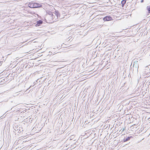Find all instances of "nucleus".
Here are the masks:
<instances>
[{"mask_svg": "<svg viewBox=\"0 0 150 150\" xmlns=\"http://www.w3.org/2000/svg\"><path fill=\"white\" fill-rule=\"evenodd\" d=\"M126 2V1L125 0H123L122 1H121V4H122V7H123L124 6V5L125 4Z\"/></svg>", "mask_w": 150, "mask_h": 150, "instance_id": "obj_9", "label": "nucleus"}, {"mask_svg": "<svg viewBox=\"0 0 150 150\" xmlns=\"http://www.w3.org/2000/svg\"><path fill=\"white\" fill-rule=\"evenodd\" d=\"M54 14H55L56 16V19L58 18L60 16V14L58 11H55Z\"/></svg>", "mask_w": 150, "mask_h": 150, "instance_id": "obj_6", "label": "nucleus"}, {"mask_svg": "<svg viewBox=\"0 0 150 150\" xmlns=\"http://www.w3.org/2000/svg\"><path fill=\"white\" fill-rule=\"evenodd\" d=\"M104 21H107L112 20V18L111 17L109 16H106L103 19Z\"/></svg>", "mask_w": 150, "mask_h": 150, "instance_id": "obj_2", "label": "nucleus"}, {"mask_svg": "<svg viewBox=\"0 0 150 150\" xmlns=\"http://www.w3.org/2000/svg\"><path fill=\"white\" fill-rule=\"evenodd\" d=\"M125 129L123 128L122 131H124Z\"/></svg>", "mask_w": 150, "mask_h": 150, "instance_id": "obj_15", "label": "nucleus"}, {"mask_svg": "<svg viewBox=\"0 0 150 150\" xmlns=\"http://www.w3.org/2000/svg\"><path fill=\"white\" fill-rule=\"evenodd\" d=\"M43 23L42 21L41 20H39L37 22V23L35 25L36 27H38L40 25Z\"/></svg>", "mask_w": 150, "mask_h": 150, "instance_id": "obj_5", "label": "nucleus"}, {"mask_svg": "<svg viewBox=\"0 0 150 150\" xmlns=\"http://www.w3.org/2000/svg\"><path fill=\"white\" fill-rule=\"evenodd\" d=\"M133 67V70H134V69L136 70H138L139 67V65L137 62H136L135 63L134 62V64Z\"/></svg>", "mask_w": 150, "mask_h": 150, "instance_id": "obj_3", "label": "nucleus"}, {"mask_svg": "<svg viewBox=\"0 0 150 150\" xmlns=\"http://www.w3.org/2000/svg\"><path fill=\"white\" fill-rule=\"evenodd\" d=\"M146 8L147 10L148 11L149 13H150V6H147Z\"/></svg>", "mask_w": 150, "mask_h": 150, "instance_id": "obj_10", "label": "nucleus"}, {"mask_svg": "<svg viewBox=\"0 0 150 150\" xmlns=\"http://www.w3.org/2000/svg\"><path fill=\"white\" fill-rule=\"evenodd\" d=\"M16 131H17L16 130V129H14V131H13V132H14L16 133L15 134H17V133L16 132Z\"/></svg>", "mask_w": 150, "mask_h": 150, "instance_id": "obj_12", "label": "nucleus"}, {"mask_svg": "<svg viewBox=\"0 0 150 150\" xmlns=\"http://www.w3.org/2000/svg\"><path fill=\"white\" fill-rule=\"evenodd\" d=\"M88 121H85L84 122V124H85L86 125L87 124H88Z\"/></svg>", "mask_w": 150, "mask_h": 150, "instance_id": "obj_13", "label": "nucleus"}, {"mask_svg": "<svg viewBox=\"0 0 150 150\" xmlns=\"http://www.w3.org/2000/svg\"><path fill=\"white\" fill-rule=\"evenodd\" d=\"M28 6L30 8H38L42 7V4L36 3L35 2L31 1L28 4Z\"/></svg>", "mask_w": 150, "mask_h": 150, "instance_id": "obj_1", "label": "nucleus"}, {"mask_svg": "<svg viewBox=\"0 0 150 150\" xmlns=\"http://www.w3.org/2000/svg\"><path fill=\"white\" fill-rule=\"evenodd\" d=\"M147 74L148 76L149 75V76H150V72L149 73H146V71H145V73L144 74L143 76H144L145 75H146ZM149 76H146L145 77H148Z\"/></svg>", "mask_w": 150, "mask_h": 150, "instance_id": "obj_7", "label": "nucleus"}, {"mask_svg": "<svg viewBox=\"0 0 150 150\" xmlns=\"http://www.w3.org/2000/svg\"><path fill=\"white\" fill-rule=\"evenodd\" d=\"M144 1V0H141V3H143V2Z\"/></svg>", "mask_w": 150, "mask_h": 150, "instance_id": "obj_14", "label": "nucleus"}, {"mask_svg": "<svg viewBox=\"0 0 150 150\" xmlns=\"http://www.w3.org/2000/svg\"><path fill=\"white\" fill-rule=\"evenodd\" d=\"M54 13H53L52 14V18H56V16H55V14H54Z\"/></svg>", "mask_w": 150, "mask_h": 150, "instance_id": "obj_11", "label": "nucleus"}, {"mask_svg": "<svg viewBox=\"0 0 150 150\" xmlns=\"http://www.w3.org/2000/svg\"><path fill=\"white\" fill-rule=\"evenodd\" d=\"M132 138L133 137L132 136H128V137H126V138L125 137L124 138L123 141V142H125L129 140L131 138L132 139Z\"/></svg>", "mask_w": 150, "mask_h": 150, "instance_id": "obj_4", "label": "nucleus"}, {"mask_svg": "<svg viewBox=\"0 0 150 150\" xmlns=\"http://www.w3.org/2000/svg\"><path fill=\"white\" fill-rule=\"evenodd\" d=\"M20 129V127L19 128ZM16 129H17V131H18V133L20 134L21 132V130L20 129H19L18 127H17L16 128Z\"/></svg>", "mask_w": 150, "mask_h": 150, "instance_id": "obj_8", "label": "nucleus"}]
</instances>
